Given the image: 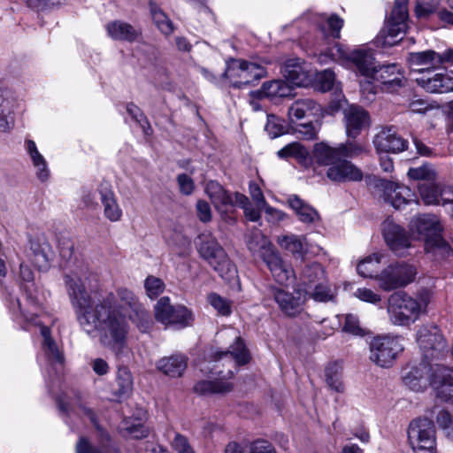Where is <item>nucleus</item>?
Masks as SVG:
<instances>
[{
    "instance_id": "obj_1",
    "label": "nucleus",
    "mask_w": 453,
    "mask_h": 453,
    "mask_svg": "<svg viewBox=\"0 0 453 453\" xmlns=\"http://www.w3.org/2000/svg\"><path fill=\"white\" fill-rule=\"evenodd\" d=\"M95 278L86 268L72 271L65 276V284L71 303L80 326L88 334L100 332V342L111 349L117 355L124 352L129 327L121 311L128 313L131 320L137 324L142 332L151 325L148 311L127 288L118 290L119 303L112 293L88 294L86 282Z\"/></svg>"
},
{
    "instance_id": "obj_2",
    "label": "nucleus",
    "mask_w": 453,
    "mask_h": 453,
    "mask_svg": "<svg viewBox=\"0 0 453 453\" xmlns=\"http://www.w3.org/2000/svg\"><path fill=\"white\" fill-rule=\"evenodd\" d=\"M332 59L342 64L351 63L364 80L360 81L361 92L368 100L376 94L374 82L386 92H395L404 86L405 78L402 67L395 63L378 66L372 52L366 48L349 50L336 43L330 49Z\"/></svg>"
},
{
    "instance_id": "obj_3",
    "label": "nucleus",
    "mask_w": 453,
    "mask_h": 453,
    "mask_svg": "<svg viewBox=\"0 0 453 453\" xmlns=\"http://www.w3.org/2000/svg\"><path fill=\"white\" fill-rule=\"evenodd\" d=\"M250 357L242 340L237 337L234 343L226 351H215L210 356V361L215 363L213 370L218 375L215 380H201L195 387V392L200 395L229 392L233 388L230 381L238 366L250 362Z\"/></svg>"
},
{
    "instance_id": "obj_4",
    "label": "nucleus",
    "mask_w": 453,
    "mask_h": 453,
    "mask_svg": "<svg viewBox=\"0 0 453 453\" xmlns=\"http://www.w3.org/2000/svg\"><path fill=\"white\" fill-rule=\"evenodd\" d=\"M402 379L414 392H422L431 385L436 398L453 405V368L425 360L405 368Z\"/></svg>"
},
{
    "instance_id": "obj_5",
    "label": "nucleus",
    "mask_w": 453,
    "mask_h": 453,
    "mask_svg": "<svg viewBox=\"0 0 453 453\" xmlns=\"http://www.w3.org/2000/svg\"><path fill=\"white\" fill-rule=\"evenodd\" d=\"M432 298L433 293L428 288H421L414 296L405 292L392 294L388 299L387 307L389 321L398 326H411L426 313Z\"/></svg>"
},
{
    "instance_id": "obj_6",
    "label": "nucleus",
    "mask_w": 453,
    "mask_h": 453,
    "mask_svg": "<svg viewBox=\"0 0 453 453\" xmlns=\"http://www.w3.org/2000/svg\"><path fill=\"white\" fill-rule=\"evenodd\" d=\"M25 305L27 309H23V304L19 300H17L16 304L13 306V309H15V307L18 309L19 317L23 321L22 326L27 330L33 326H39L42 337V347L44 354L50 362L62 365L64 362L63 353L58 343L52 339L50 328L42 326L41 321L37 320L36 311L39 310L38 302L30 296L27 298Z\"/></svg>"
},
{
    "instance_id": "obj_7",
    "label": "nucleus",
    "mask_w": 453,
    "mask_h": 453,
    "mask_svg": "<svg viewBox=\"0 0 453 453\" xmlns=\"http://www.w3.org/2000/svg\"><path fill=\"white\" fill-rule=\"evenodd\" d=\"M407 4L408 0H395L389 19L374 39L377 47H391L402 41L407 28Z\"/></svg>"
},
{
    "instance_id": "obj_8",
    "label": "nucleus",
    "mask_w": 453,
    "mask_h": 453,
    "mask_svg": "<svg viewBox=\"0 0 453 453\" xmlns=\"http://www.w3.org/2000/svg\"><path fill=\"white\" fill-rule=\"evenodd\" d=\"M198 246L200 256L219 273L224 280H230L236 276V268L230 261L218 241L211 234H202Z\"/></svg>"
},
{
    "instance_id": "obj_9",
    "label": "nucleus",
    "mask_w": 453,
    "mask_h": 453,
    "mask_svg": "<svg viewBox=\"0 0 453 453\" xmlns=\"http://www.w3.org/2000/svg\"><path fill=\"white\" fill-rule=\"evenodd\" d=\"M418 274L417 267L407 262L391 264L376 274L379 288L386 292L403 288L413 282Z\"/></svg>"
},
{
    "instance_id": "obj_10",
    "label": "nucleus",
    "mask_w": 453,
    "mask_h": 453,
    "mask_svg": "<svg viewBox=\"0 0 453 453\" xmlns=\"http://www.w3.org/2000/svg\"><path fill=\"white\" fill-rule=\"evenodd\" d=\"M416 342L424 360L431 362L441 360L448 354V343L435 325L421 326L417 331Z\"/></svg>"
},
{
    "instance_id": "obj_11",
    "label": "nucleus",
    "mask_w": 453,
    "mask_h": 453,
    "mask_svg": "<svg viewBox=\"0 0 453 453\" xmlns=\"http://www.w3.org/2000/svg\"><path fill=\"white\" fill-rule=\"evenodd\" d=\"M415 82L432 94L453 92V71L440 67L422 68L413 72Z\"/></svg>"
},
{
    "instance_id": "obj_12",
    "label": "nucleus",
    "mask_w": 453,
    "mask_h": 453,
    "mask_svg": "<svg viewBox=\"0 0 453 453\" xmlns=\"http://www.w3.org/2000/svg\"><path fill=\"white\" fill-rule=\"evenodd\" d=\"M408 442L414 453H435V428L428 418H416L408 426Z\"/></svg>"
},
{
    "instance_id": "obj_13",
    "label": "nucleus",
    "mask_w": 453,
    "mask_h": 453,
    "mask_svg": "<svg viewBox=\"0 0 453 453\" xmlns=\"http://www.w3.org/2000/svg\"><path fill=\"white\" fill-rule=\"evenodd\" d=\"M403 350L401 337L377 336L370 344V359L380 367H389Z\"/></svg>"
},
{
    "instance_id": "obj_14",
    "label": "nucleus",
    "mask_w": 453,
    "mask_h": 453,
    "mask_svg": "<svg viewBox=\"0 0 453 453\" xmlns=\"http://www.w3.org/2000/svg\"><path fill=\"white\" fill-rule=\"evenodd\" d=\"M225 76L234 87L241 88L266 76V71L258 64L235 59L227 65Z\"/></svg>"
},
{
    "instance_id": "obj_15",
    "label": "nucleus",
    "mask_w": 453,
    "mask_h": 453,
    "mask_svg": "<svg viewBox=\"0 0 453 453\" xmlns=\"http://www.w3.org/2000/svg\"><path fill=\"white\" fill-rule=\"evenodd\" d=\"M154 316L157 322L168 326L185 327L193 319L192 313L183 305H172L170 298L161 297L154 307Z\"/></svg>"
},
{
    "instance_id": "obj_16",
    "label": "nucleus",
    "mask_w": 453,
    "mask_h": 453,
    "mask_svg": "<svg viewBox=\"0 0 453 453\" xmlns=\"http://www.w3.org/2000/svg\"><path fill=\"white\" fill-rule=\"evenodd\" d=\"M361 151H363V148L354 144H342L334 148L326 142H319L313 147L312 159L318 165L330 168L342 156H357Z\"/></svg>"
},
{
    "instance_id": "obj_17",
    "label": "nucleus",
    "mask_w": 453,
    "mask_h": 453,
    "mask_svg": "<svg viewBox=\"0 0 453 453\" xmlns=\"http://www.w3.org/2000/svg\"><path fill=\"white\" fill-rule=\"evenodd\" d=\"M273 296L280 311L288 317H296L303 311L308 298V290L296 288L288 292L281 288H273Z\"/></svg>"
},
{
    "instance_id": "obj_18",
    "label": "nucleus",
    "mask_w": 453,
    "mask_h": 453,
    "mask_svg": "<svg viewBox=\"0 0 453 453\" xmlns=\"http://www.w3.org/2000/svg\"><path fill=\"white\" fill-rule=\"evenodd\" d=\"M409 231L414 239L423 240L426 243L428 240L442 234L443 226L438 216L420 214L410 221Z\"/></svg>"
},
{
    "instance_id": "obj_19",
    "label": "nucleus",
    "mask_w": 453,
    "mask_h": 453,
    "mask_svg": "<svg viewBox=\"0 0 453 453\" xmlns=\"http://www.w3.org/2000/svg\"><path fill=\"white\" fill-rule=\"evenodd\" d=\"M419 196L426 205L452 204L451 216L453 217V188L441 186L434 181H422L418 184Z\"/></svg>"
},
{
    "instance_id": "obj_20",
    "label": "nucleus",
    "mask_w": 453,
    "mask_h": 453,
    "mask_svg": "<svg viewBox=\"0 0 453 453\" xmlns=\"http://www.w3.org/2000/svg\"><path fill=\"white\" fill-rule=\"evenodd\" d=\"M379 187L383 192L384 200L395 209H401L406 204L418 202L414 199V194L410 188L398 182L386 180H380Z\"/></svg>"
},
{
    "instance_id": "obj_21",
    "label": "nucleus",
    "mask_w": 453,
    "mask_h": 453,
    "mask_svg": "<svg viewBox=\"0 0 453 453\" xmlns=\"http://www.w3.org/2000/svg\"><path fill=\"white\" fill-rule=\"evenodd\" d=\"M288 115L291 123L303 119H320L323 117V109L312 98H300L289 106Z\"/></svg>"
},
{
    "instance_id": "obj_22",
    "label": "nucleus",
    "mask_w": 453,
    "mask_h": 453,
    "mask_svg": "<svg viewBox=\"0 0 453 453\" xmlns=\"http://www.w3.org/2000/svg\"><path fill=\"white\" fill-rule=\"evenodd\" d=\"M383 234L388 246L398 256H403L406 250L411 247L406 231L392 220L388 219L384 222Z\"/></svg>"
},
{
    "instance_id": "obj_23",
    "label": "nucleus",
    "mask_w": 453,
    "mask_h": 453,
    "mask_svg": "<svg viewBox=\"0 0 453 453\" xmlns=\"http://www.w3.org/2000/svg\"><path fill=\"white\" fill-rule=\"evenodd\" d=\"M373 144L379 154L399 153L407 149L408 142L399 136L393 127L382 128L374 137Z\"/></svg>"
},
{
    "instance_id": "obj_24",
    "label": "nucleus",
    "mask_w": 453,
    "mask_h": 453,
    "mask_svg": "<svg viewBox=\"0 0 453 453\" xmlns=\"http://www.w3.org/2000/svg\"><path fill=\"white\" fill-rule=\"evenodd\" d=\"M352 156H342L334 164L327 168L326 176L334 182L360 181L362 171L347 159Z\"/></svg>"
},
{
    "instance_id": "obj_25",
    "label": "nucleus",
    "mask_w": 453,
    "mask_h": 453,
    "mask_svg": "<svg viewBox=\"0 0 453 453\" xmlns=\"http://www.w3.org/2000/svg\"><path fill=\"white\" fill-rule=\"evenodd\" d=\"M347 135L355 138L370 126L368 112L358 105H349L343 111Z\"/></svg>"
},
{
    "instance_id": "obj_26",
    "label": "nucleus",
    "mask_w": 453,
    "mask_h": 453,
    "mask_svg": "<svg viewBox=\"0 0 453 453\" xmlns=\"http://www.w3.org/2000/svg\"><path fill=\"white\" fill-rule=\"evenodd\" d=\"M19 106L18 98L7 89L0 90V132L9 133L14 127V112Z\"/></svg>"
},
{
    "instance_id": "obj_27",
    "label": "nucleus",
    "mask_w": 453,
    "mask_h": 453,
    "mask_svg": "<svg viewBox=\"0 0 453 453\" xmlns=\"http://www.w3.org/2000/svg\"><path fill=\"white\" fill-rule=\"evenodd\" d=\"M97 191L100 196L104 218L111 222L119 221L122 219L123 211L119 204L111 186L108 182H102Z\"/></svg>"
},
{
    "instance_id": "obj_28",
    "label": "nucleus",
    "mask_w": 453,
    "mask_h": 453,
    "mask_svg": "<svg viewBox=\"0 0 453 453\" xmlns=\"http://www.w3.org/2000/svg\"><path fill=\"white\" fill-rule=\"evenodd\" d=\"M30 259L38 270L45 271L50 268L54 257V251L44 237L32 240L30 242Z\"/></svg>"
},
{
    "instance_id": "obj_29",
    "label": "nucleus",
    "mask_w": 453,
    "mask_h": 453,
    "mask_svg": "<svg viewBox=\"0 0 453 453\" xmlns=\"http://www.w3.org/2000/svg\"><path fill=\"white\" fill-rule=\"evenodd\" d=\"M107 35L115 41L134 42L141 35L142 30L122 20H113L105 26Z\"/></svg>"
},
{
    "instance_id": "obj_30",
    "label": "nucleus",
    "mask_w": 453,
    "mask_h": 453,
    "mask_svg": "<svg viewBox=\"0 0 453 453\" xmlns=\"http://www.w3.org/2000/svg\"><path fill=\"white\" fill-rule=\"evenodd\" d=\"M263 260L278 283L286 284L294 278L292 267L283 261L276 250L266 254Z\"/></svg>"
},
{
    "instance_id": "obj_31",
    "label": "nucleus",
    "mask_w": 453,
    "mask_h": 453,
    "mask_svg": "<svg viewBox=\"0 0 453 453\" xmlns=\"http://www.w3.org/2000/svg\"><path fill=\"white\" fill-rule=\"evenodd\" d=\"M284 78L295 86H305L309 82V75L304 65L299 58L287 60L280 69Z\"/></svg>"
},
{
    "instance_id": "obj_32",
    "label": "nucleus",
    "mask_w": 453,
    "mask_h": 453,
    "mask_svg": "<svg viewBox=\"0 0 453 453\" xmlns=\"http://www.w3.org/2000/svg\"><path fill=\"white\" fill-rule=\"evenodd\" d=\"M291 93V87L282 80H274L263 83L259 89L251 91L250 97L264 99V98H276L285 97Z\"/></svg>"
},
{
    "instance_id": "obj_33",
    "label": "nucleus",
    "mask_w": 453,
    "mask_h": 453,
    "mask_svg": "<svg viewBox=\"0 0 453 453\" xmlns=\"http://www.w3.org/2000/svg\"><path fill=\"white\" fill-rule=\"evenodd\" d=\"M278 244L296 258L303 259L309 250V244L304 235L286 234L278 237Z\"/></svg>"
},
{
    "instance_id": "obj_34",
    "label": "nucleus",
    "mask_w": 453,
    "mask_h": 453,
    "mask_svg": "<svg viewBox=\"0 0 453 453\" xmlns=\"http://www.w3.org/2000/svg\"><path fill=\"white\" fill-rule=\"evenodd\" d=\"M424 250L433 260L442 262L453 256V250L441 234L425 243Z\"/></svg>"
},
{
    "instance_id": "obj_35",
    "label": "nucleus",
    "mask_w": 453,
    "mask_h": 453,
    "mask_svg": "<svg viewBox=\"0 0 453 453\" xmlns=\"http://www.w3.org/2000/svg\"><path fill=\"white\" fill-rule=\"evenodd\" d=\"M25 148L35 169V174L41 181H46L50 177V169L45 157L38 150L35 142L27 140Z\"/></svg>"
},
{
    "instance_id": "obj_36",
    "label": "nucleus",
    "mask_w": 453,
    "mask_h": 453,
    "mask_svg": "<svg viewBox=\"0 0 453 453\" xmlns=\"http://www.w3.org/2000/svg\"><path fill=\"white\" fill-rule=\"evenodd\" d=\"M204 191L215 208L219 211L226 208L227 204L234 203L232 195L225 190L218 181H208L205 185Z\"/></svg>"
},
{
    "instance_id": "obj_37",
    "label": "nucleus",
    "mask_w": 453,
    "mask_h": 453,
    "mask_svg": "<svg viewBox=\"0 0 453 453\" xmlns=\"http://www.w3.org/2000/svg\"><path fill=\"white\" fill-rule=\"evenodd\" d=\"M157 368L170 377H180L187 368V357L180 354L164 357L158 361Z\"/></svg>"
},
{
    "instance_id": "obj_38",
    "label": "nucleus",
    "mask_w": 453,
    "mask_h": 453,
    "mask_svg": "<svg viewBox=\"0 0 453 453\" xmlns=\"http://www.w3.org/2000/svg\"><path fill=\"white\" fill-rule=\"evenodd\" d=\"M288 203L303 223L312 224L319 220L320 218L318 211L297 196L293 195L289 196Z\"/></svg>"
},
{
    "instance_id": "obj_39",
    "label": "nucleus",
    "mask_w": 453,
    "mask_h": 453,
    "mask_svg": "<svg viewBox=\"0 0 453 453\" xmlns=\"http://www.w3.org/2000/svg\"><path fill=\"white\" fill-rule=\"evenodd\" d=\"M149 9L157 29L165 35H172L174 31L173 23L162 8L154 1H150Z\"/></svg>"
},
{
    "instance_id": "obj_40",
    "label": "nucleus",
    "mask_w": 453,
    "mask_h": 453,
    "mask_svg": "<svg viewBox=\"0 0 453 453\" xmlns=\"http://www.w3.org/2000/svg\"><path fill=\"white\" fill-rule=\"evenodd\" d=\"M343 24L344 20L336 14H323L319 21V27L326 38L338 39Z\"/></svg>"
},
{
    "instance_id": "obj_41",
    "label": "nucleus",
    "mask_w": 453,
    "mask_h": 453,
    "mask_svg": "<svg viewBox=\"0 0 453 453\" xmlns=\"http://www.w3.org/2000/svg\"><path fill=\"white\" fill-rule=\"evenodd\" d=\"M384 255L382 253H373L362 259L357 270L359 275L365 278H373L376 280V274H379L380 265Z\"/></svg>"
},
{
    "instance_id": "obj_42",
    "label": "nucleus",
    "mask_w": 453,
    "mask_h": 453,
    "mask_svg": "<svg viewBox=\"0 0 453 453\" xmlns=\"http://www.w3.org/2000/svg\"><path fill=\"white\" fill-rule=\"evenodd\" d=\"M247 245L251 252L258 253L262 259L265 258L266 254L275 250L269 239L259 230L251 234Z\"/></svg>"
},
{
    "instance_id": "obj_43",
    "label": "nucleus",
    "mask_w": 453,
    "mask_h": 453,
    "mask_svg": "<svg viewBox=\"0 0 453 453\" xmlns=\"http://www.w3.org/2000/svg\"><path fill=\"white\" fill-rule=\"evenodd\" d=\"M325 280V270L319 263L305 265L301 274L302 284L309 288Z\"/></svg>"
},
{
    "instance_id": "obj_44",
    "label": "nucleus",
    "mask_w": 453,
    "mask_h": 453,
    "mask_svg": "<svg viewBox=\"0 0 453 453\" xmlns=\"http://www.w3.org/2000/svg\"><path fill=\"white\" fill-rule=\"evenodd\" d=\"M408 61L411 65H431L436 67L440 65L439 52L433 50L424 51L411 52L409 54Z\"/></svg>"
},
{
    "instance_id": "obj_45",
    "label": "nucleus",
    "mask_w": 453,
    "mask_h": 453,
    "mask_svg": "<svg viewBox=\"0 0 453 453\" xmlns=\"http://www.w3.org/2000/svg\"><path fill=\"white\" fill-rule=\"evenodd\" d=\"M117 394L119 396L128 395L133 389V377L127 367H119L117 372Z\"/></svg>"
},
{
    "instance_id": "obj_46",
    "label": "nucleus",
    "mask_w": 453,
    "mask_h": 453,
    "mask_svg": "<svg viewBox=\"0 0 453 453\" xmlns=\"http://www.w3.org/2000/svg\"><path fill=\"white\" fill-rule=\"evenodd\" d=\"M277 154L281 158L293 157L297 159L303 160L308 157L309 151L301 143L292 142L280 150Z\"/></svg>"
},
{
    "instance_id": "obj_47",
    "label": "nucleus",
    "mask_w": 453,
    "mask_h": 453,
    "mask_svg": "<svg viewBox=\"0 0 453 453\" xmlns=\"http://www.w3.org/2000/svg\"><path fill=\"white\" fill-rule=\"evenodd\" d=\"M327 385L336 392H343L344 386L341 380V367L337 364L329 365L326 369Z\"/></svg>"
},
{
    "instance_id": "obj_48",
    "label": "nucleus",
    "mask_w": 453,
    "mask_h": 453,
    "mask_svg": "<svg viewBox=\"0 0 453 453\" xmlns=\"http://www.w3.org/2000/svg\"><path fill=\"white\" fill-rule=\"evenodd\" d=\"M325 281L326 280L314 285L313 290L308 291V296L316 302H328L332 300L334 297L333 291Z\"/></svg>"
},
{
    "instance_id": "obj_49",
    "label": "nucleus",
    "mask_w": 453,
    "mask_h": 453,
    "mask_svg": "<svg viewBox=\"0 0 453 453\" xmlns=\"http://www.w3.org/2000/svg\"><path fill=\"white\" fill-rule=\"evenodd\" d=\"M334 82L335 74L330 69L319 72L315 76V85L319 90L323 92L332 89Z\"/></svg>"
},
{
    "instance_id": "obj_50",
    "label": "nucleus",
    "mask_w": 453,
    "mask_h": 453,
    "mask_svg": "<svg viewBox=\"0 0 453 453\" xmlns=\"http://www.w3.org/2000/svg\"><path fill=\"white\" fill-rule=\"evenodd\" d=\"M144 288L147 296L150 299H154L164 292L165 285L161 279L155 276H148L144 280Z\"/></svg>"
},
{
    "instance_id": "obj_51",
    "label": "nucleus",
    "mask_w": 453,
    "mask_h": 453,
    "mask_svg": "<svg viewBox=\"0 0 453 453\" xmlns=\"http://www.w3.org/2000/svg\"><path fill=\"white\" fill-rule=\"evenodd\" d=\"M265 130L267 132L271 138H276L280 136L286 132V126L284 120L274 115H269L267 122L265 127Z\"/></svg>"
},
{
    "instance_id": "obj_52",
    "label": "nucleus",
    "mask_w": 453,
    "mask_h": 453,
    "mask_svg": "<svg viewBox=\"0 0 453 453\" xmlns=\"http://www.w3.org/2000/svg\"><path fill=\"white\" fill-rule=\"evenodd\" d=\"M210 304L218 311L219 315L228 316L231 313V302L221 297L216 293L208 296Z\"/></svg>"
},
{
    "instance_id": "obj_53",
    "label": "nucleus",
    "mask_w": 453,
    "mask_h": 453,
    "mask_svg": "<svg viewBox=\"0 0 453 453\" xmlns=\"http://www.w3.org/2000/svg\"><path fill=\"white\" fill-rule=\"evenodd\" d=\"M319 119H309L307 123L299 124L297 132L305 140H313L317 137L320 124Z\"/></svg>"
},
{
    "instance_id": "obj_54",
    "label": "nucleus",
    "mask_w": 453,
    "mask_h": 453,
    "mask_svg": "<svg viewBox=\"0 0 453 453\" xmlns=\"http://www.w3.org/2000/svg\"><path fill=\"white\" fill-rule=\"evenodd\" d=\"M127 111L141 126L146 134H149V131H151L146 117L138 106L130 103L127 105Z\"/></svg>"
},
{
    "instance_id": "obj_55",
    "label": "nucleus",
    "mask_w": 453,
    "mask_h": 453,
    "mask_svg": "<svg viewBox=\"0 0 453 453\" xmlns=\"http://www.w3.org/2000/svg\"><path fill=\"white\" fill-rule=\"evenodd\" d=\"M354 296L360 301L372 304H378L382 300L381 295L367 288H358L355 291Z\"/></svg>"
},
{
    "instance_id": "obj_56",
    "label": "nucleus",
    "mask_w": 453,
    "mask_h": 453,
    "mask_svg": "<svg viewBox=\"0 0 453 453\" xmlns=\"http://www.w3.org/2000/svg\"><path fill=\"white\" fill-rule=\"evenodd\" d=\"M179 191L184 196L193 194L196 185L194 180L187 173L178 174L176 177Z\"/></svg>"
},
{
    "instance_id": "obj_57",
    "label": "nucleus",
    "mask_w": 453,
    "mask_h": 453,
    "mask_svg": "<svg viewBox=\"0 0 453 453\" xmlns=\"http://www.w3.org/2000/svg\"><path fill=\"white\" fill-rule=\"evenodd\" d=\"M343 331L353 335H363L364 330L359 325L358 318L352 314L345 316V321L342 327Z\"/></svg>"
},
{
    "instance_id": "obj_58",
    "label": "nucleus",
    "mask_w": 453,
    "mask_h": 453,
    "mask_svg": "<svg viewBox=\"0 0 453 453\" xmlns=\"http://www.w3.org/2000/svg\"><path fill=\"white\" fill-rule=\"evenodd\" d=\"M62 0H26L27 5L36 11L42 12L61 4Z\"/></svg>"
},
{
    "instance_id": "obj_59",
    "label": "nucleus",
    "mask_w": 453,
    "mask_h": 453,
    "mask_svg": "<svg viewBox=\"0 0 453 453\" xmlns=\"http://www.w3.org/2000/svg\"><path fill=\"white\" fill-rule=\"evenodd\" d=\"M250 196L253 202L255 203L256 206L258 209H264L267 205V203L265 201V198L264 196V194L259 187L258 184L256 182H250Z\"/></svg>"
},
{
    "instance_id": "obj_60",
    "label": "nucleus",
    "mask_w": 453,
    "mask_h": 453,
    "mask_svg": "<svg viewBox=\"0 0 453 453\" xmlns=\"http://www.w3.org/2000/svg\"><path fill=\"white\" fill-rule=\"evenodd\" d=\"M408 175L412 179L421 180L423 181H432V179L434 176V172L426 166H422L410 169Z\"/></svg>"
},
{
    "instance_id": "obj_61",
    "label": "nucleus",
    "mask_w": 453,
    "mask_h": 453,
    "mask_svg": "<svg viewBox=\"0 0 453 453\" xmlns=\"http://www.w3.org/2000/svg\"><path fill=\"white\" fill-rule=\"evenodd\" d=\"M196 215L200 221L203 223L211 220V209L210 204L204 200H198L196 204Z\"/></svg>"
},
{
    "instance_id": "obj_62",
    "label": "nucleus",
    "mask_w": 453,
    "mask_h": 453,
    "mask_svg": "<svg viewBox=\"0 0 453 453\" xmlns=\"http://www.w3.org/2000/svg\"><path fill=\"white\" fill-rule=\"evenodd\" d=\"M76 453H107V450L103 446L98 449L90 445L89 441L81 437L76 444Z\"/></svg>"
},
{
    "instance_id": "obj_63",
    "label": "nucleus",
    "mask_w": 453,
    "mask_h": 453,
    "mask_svg": "<svg viewBox=\"0 0 453 453\" xmlns=\"http://www.w3.org/2000/svg\"><path fill=\"white\" fill-rule=\"evenodd\" d=\"M81 201L87 210H96L98 206L96 194L90 189L82 190Z\"/></svg>"
},
{
    "instance_id": "obj_64",
    "label": "nucleus",
    "mask_w": 453,
    "mask_h": 453,
    "mask_svg": "<svg viewBox=\"0 0 453 453\" xmlns=\"http://www.w3.org/2000/svg\"><path fill=\"white\" fill-rule=\"evenodd\" d=\"M173 447L178 453H195L190 448L188 440L180 434L175 435L173 441Z\"/></svg>"
}]
</instances>
